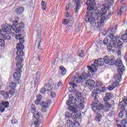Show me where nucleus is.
Listing matches in <instances>:
<instances>
[{"label":"nucleus","instance_id":"38","mask_svg":"<svg viewBox=\"0 0 127 127\" xmlns=\"http://www.w3.org/2000/svg\"><path fill=\"white\" fill-rule=\"evenodd\" d=\"M104 105L106 108H112V104H111L110 103L105 102L104 103Z\"/></svg>","mask_w":127,"mask_h":127},{"label":"nucleus","instance_id":"22","mask_svg":"<svg viewBox=\"0 0 127 127\" xmlns=\"http://www.w3.org/2000/svg\"><path fill=\"white\" fill-rule=\"evenodd\" d=\"M15 11L17 14L20 15V14H22V13H23V11H24V8L23 6L17 7L15 9Z\"/></svg>","mask_w":127,"mask_h":127},{"label":"nucleus","instance_id":"28","mask_svg":"<svg viewBox=\"0 0 127 127\" xmlns=\"http://www.w3.org/2000/svg\"><path fill=\"white\" fill-rule=\"evenodd\" d=\"M68 109L70 112H72V114H76V112H77V109L73 106L69 107Z\"/></svg>","mask_w":127,"mask_h":127},{"label":"nucleus","instance_id":"36","mask_svg":"<svg viewBox=\"0 0 127 127\" xmlns=\"http://www.w3.org/2000/svg\"><path fill=\"white\" fill-rule=\"evenodd\" d=\"M41 5H42V9L43 10H45V9H46V3L45 2V1L42 0Z\"/></svg>","mask_w":127,"mask_h":127},{"label":"nucleus","instance_id":"43","mask_svg":"<svg viewBox=\"0 0 127 127\" xmlns=\"http://www.w3.org/2000/svg\"><path fill=\"white\" fill-rule=\"evenodd\" d=\"M112 85H113V86H114V88H116V87H118V86L120 85V83L118 81H116L114 82Z\"/></svg>","mask_w":127,"mask_h":127},{"label":"nucleus","instance_id":"56","mask_svg":"<svg viewBox=\"0 0 127 127\" xmlns=\"http://www.w3.org/2000/svg\"><path fill=\"white\" fill-rule=\"evenodd\" d=\"M121 123L123 125H124L125 126V125H127V120H123L122 121H121Z\"/></svg>","mask_w":127,"mask_h":127},{"label":"nucleus","instance_id":"42","mask_svg":"<svg viewBox=\"0 0 127 127\" xmlns=\"http://www.w3.org/2000/svg\"><path fill=\"white\" fill-rule=\"evenodd\" d=\"M119 118H123L124 117V111H121L118 114Z\"/></svg>","mask_w":127,"mask_h":127},{"label":"nucleus","instance_id":"48","mask_svg":"<svg viewBox=\"0 0 127 127\" xmlns=\"http://www.w3.org/2000/svg\"><path fill=\"white\" fill-rule=\"evenodd\" d=\"M5 111V107H3V106H0V112H1V113H3V112Z\"/></svg>","mask_w":127,"mask_h":127},{"label":"nucleus","instance_id":"44","mask_svg":"<svg viewBox=\"0 0 127 127\" xmlns=\"http://www.w3.org/2000/svg\"><path fill=\"white\" fill-rule=\"evenodd\" d=\"M19 42H20L19 43L20 44L23 45V43H24V42H25V41H24V39H23V38H20V39H19Z\"/></svg>","mask_w":127,"mask_h":127},{"label":"nucleus","instance_id":"39","mask_svg":"<svg viewBox=\"0 0 127 127\" xmlns=\"http://www.w3.org/2000/svg\"><path fill=\"white\" fill-rule=\"evenodd\" d=\"M122 100L123 101L121 102V103H123V102H124L125 105H127V97L124 96L122 98Z\"/></svg>","mask_w":127,"mask_h":127},{"label":"nucleus","instance_id":"41","mask_svg":"<svg viewBox=\"0 0 127 127\" xmlns=\"http://www.w3.org/2000/svg\"><path fill=\"white\" fill-rule=\"evenodd\" d=\"M0 46H1V47L4 46V40L0 39Z\"/></svg>","mask_w":127,"mask_h":127},{"label":"nucleus","instance_id":"23","mask_svg":"<svg viewBox=\"0 0 127 127\" xmlns=\"http://www.w3.org/2000/svg\"><path fill=\"white\" fill-rule=\"evenodd\" d=\"M73 114L74 115L72 116V117H71L72 120H73V121H76L77 119H79V118L81 117V114L80 111H78L77 110H76V112H75V113H73Z\"/></svg>","mask_w":127,"mask_h":127},{"label":"nucleus","instance_id":"26","mask_svg":"<svg viewBox=\"0 0 127 127\" xmlns=\"http://www.w3.org/2000/svg\"><path fill=\"white\" fill-rule=\"evenodd\" d=\"M16 48L17 51H21L22 52H23V51H22V50L24 49V46L21 44L18 43L17 44Z\"/></svg>","mask_w":127,"mask_h":127},{"label":"nucleus","instance_id":"3","mask_svg":"<svg viewBox=\"0 0 127 127\" xmlns=\"http://www.w3.org/2000/svg\"><path fill=\"white\" fill-rule=\"evenodd\" d=\"M102 86H103V83H102L101 81H97L96 85L93 87L94 92H92V96L94 98L95 102H92L91 107L92 110L94 112H96V111H101V110H103L104 108V105H103V104L98 103L99 101L98 100V98H97L98 95L99 94V93L97 92H99V90L102 89L101 88Z\"/></svg>","mask_w":127,"mask_h":127},{"label":"nucleus","instance_id":"27","mask_svg":"<svg viewBox=\"0 0 127 127\" xmlns=\"http://www.w3.org/2000/svg\"><path fill=\"white\" fill-rule=\"evenodd\" d=\"M59 72H61V73H62V75L64 76V75L66 74V69H65V67H64V66L63 65L60 66Z\"/></svg>","mask_w":127,"mask_h":127},{"label":"nucleus","instance_id":"4","mask_svg":"<svg viewBox=\"0 0 127 127\" xmlns=\"http://www.w3.org/2000/svg\"><path fill=\"white\" fill-rule=\"evenodd\" d=\"M118 28V26L115 25V27L114 28H110L108 29L106 34H108V38L110 39V43H109V45L110 47L113 46H115V47H123V42L120 40V37H118L115 34H116V32H117V29ZM111 44L112 45H111Z\"/></svg>","mask_w":127,"mask_h":127},{"label":"nucleus","instance_id":"1","mask_svg":"<svg viewBox=\"0 0 127 127\" xmlns=\"http://www.w3.org/2000/svg\"><path fill=\"white\" fill-rule=\"evenodd\" d=\"M94 7V14L97 16L98 17L97 19L98 21L95 23L93 25L94 28L96 29H101L103 27V24L111 18V16L113 15V12H109L107 14L108 9H110L111 6L108 3H104L103 5V8L101 9V11L97 9H96V5H92Z\"/></svg>","mask_w":127,"mask_h":127},{"label":"nucleus","instance_id":"29","mask_svg":"<svg viewBox=\"0 0 127 127\" xmlns=\"http://www.w3.org/2000/svg\"><path fill=\"white\" fill-rule=\"evenodd\" d=\"M115 79L116 81H119V82H121V81H122V74H117L115 75Z\"/></svg>","mask_w":127,"mask_h":127},{"label":"nucleus","instance_id":"6","mask_svg":"<svg viewBox=\"0 0 127 127\" xmlns=\"http://www.w3.org/2000/svg\"><path fill=\"white\" fill-rule=\"evenodd\" d=\"M8 33H11L10 25L7 24L2 25V28L0 29V37L3 38L5 41H8L11 39V37L8 35Z\"/></svg>","mask_w":127,"mask_h":127},{"label":"nucleus","instance_id":"16","mask_svg":"<svg viewBox=\"0 0 127 127\" xmlns=\"http://www.w3.org/2000/svg\"><path fill=\"white\" fill-rule=\"evenodd\" d=\"M16 54L17 56L15 58L16 61H20L19 62H22L23 61L22 56H24V53L21 51H17Z\"/></svg>","mask_w":127,"mask_h":127},{"label":"nucleus","instance_id":"5","mask_svg":"<svg viewBox=\"0 0 127 127\" xmlns=\"http://www.w3.org/2000/svg\"><path fill=\"white\" fill-rule=\"evenodd\" d=\"M88 76L86 73H81L80 75H75L71 77L70 81L69 82V85H70L69 89L71 90L72 92H75L76 91V87L77 85L74 83H77L79 84V83H82L83 80H86Z\"/></svg>","mask_w":127,"mask_h":127},{"label":"nucleus","instance_id":"30","mask_svg":"<svg viewBox=\"0 0 127 127\" xmlns=\"http://www.w3.org/2000/svg\"><path fill=\"white\" fill-rule=\"evenodd\" d=\"M95 120L96 122H101V120H102V115L100 114H97L95 118Z\"/></svg>","mask_w":127,"mask_h":127},{"label":"nucleus","instance_id":"55","mask_svg":"<svg viewBox=\"0 0 127 127\" xmlns=\"http://www.w3.org/2000/svg\"><path fill=\"white\" fill-rule=\"evenodd\" d=\"M21 34H16V35H15V38H16V39H20V38H19V37H20V36H21Z\"/></svg>","mask_w":127,"mask_h":127},{"label":"nucleus","instance_id":"63","mask_svg":"<svg viewBox=\"0 0 127 127\" xmlns=\"http://www.w3.org/2000/svg\"><path fill=\"white\" fill-rule=\"evenodd\" d=\"M42 112L43 113H46V108H42Z\"/></svg>","mask_w":127,"mask_h":127},{"label":"nucleus","instance_id":"49","mask_svg":"<svg viewBox=\"0 0 127 127\" xmlns=\"http://www.w3.org/2000/svg\"><path fill=\"white\" fill-rule=\"evenodd\" d=\"M65 118H68V119H72L73 116L70 115L69 113H66L65 114Z\"/></svg>","mask_w":127,"mask_h":127},{"label":"nucleus","instance_id":"53","mask_svg":"<svg viewBox=\"0 0 127 127\" xmlns=\"http://www.w3.org/2000/svg\"><path fill=\"white\" fill-rule=\"evenodd\" d=\"M41 101V99H37L35 102V104L36 105H39V104H40V102Z\"/></svg>","mask_w":127,"mask_h":127},{"label":"nucleus","instance_id":"52","mask_svg":"<svg viewBox=\"0 0 127 127\" xmlns=\"http://www.w3.org/2000/svg\"><path fill=\"white\" fill-rule=\"evenodd\" d=\"M101 89L100 90H99V92H105L106 91V88L105 87H101Z\"/></svg>","mask_w":127,"mask_h":127},{"label":"nucleus","instance_id":"8","mask_svg":"<svg viewBox=\"0 0 127 127\" xmlns=\"http://www.w3.org/2000/svg\"><path fill=\"white\" fill-rule=\"evenodd\" d=\"M72 3L69 2L66 6V10H69L70 6L71 7H74L75 5L74 8V12L76 13L79 11V9L81 6V0H71Z\"/></svg>","mask_w":127,"mask_h":127},{"label":"nucleus","instance_id":"21","mask_svg":"<svg viewBox=\"0 0 127 127\" xmlns=\"http://www.w3.org/2000/svg\"><path fill=\"white\" fill-rule=\"evenodd\" d=\"M114 98V94L111 93H106V96L103 98L104 102L110 101L111 99Z\"/></svg>","mask_w":127,"mask_h":127},{"label":"nucleus","instance_id":"7","mask_svg":"<svg viewBox=\"0 0 127 127\" xmlns=\"http://www.w3.org/2000/svg\"><path fill=\"white\" fill-rule=\"evenodd\" d=\"M22 62H18L16 64L17 68L16 69L15 72L13 73V80L14 82L16 83H20V77H21V73L22 70L21 69L23 68V64L22 63Z\"/></svg>","mask_w":127,"mask_h":127},{"label":"nucleus","instance_id":"31","mask_svg":"<svg viewBox=\"0 0 127 127\" xmlns=\"http://www.w3.org/2000/svg\"><path fill=\"white\" fill-rule=\"evenodd\" d=\"M1 104L4 108H8L9 106V103L7 101H2Z\"/></svg>","mask_w":127,"mask_h":127},{"label":"nucleus","instance_id":"40","mask_svg":"<svg viewBox=\"0 0 127 127\" xmlns=\"http://www.w3.org/2000/svg\"><path fill=\"white\" fill-rule=\"evenodd\" d=\"M78 56L79 57H83L84 56V51L80 50L78 52Z\"/></svg>","mask_w":127,"mask_h":127},{"label":"nucleus","instance_id":"13","mask_svg":"<svg viewBox=\"0 0 127 127\" xmlns=\"http://www.w3.org/2000/svg\"><path fill=\"white\" fill-rule=\"evenodd\" d=\"M105 57L103 58H100L98 60H95L94 62L93 66L94 68H97V67H100L101 66H104L105 64Z\"/></svg>","mask_w":127,"mask_h":127},{"label":"nucleus","instance_id":"9","mask_svg":"<svg viewBox=\"0 0 127 127\" xmlns=\"http://www.w3.org/2000/svg\"><path fill=\"white\" fill-rule=\"evenodd\" d=\"M83 103L84 102H81L79 103L78 104V102H77V99L75 98L73 96H69V100H68L66 104L67 106H71V105H73L76 108H79V107H81V108H84V105H83Z\"/></svg>","mask_w":127,"mask_h":127},{"label":"nucleus","instance_id":"59","mask_svg":"<svg viewBox=\"0 0 127 127\" xmlns=\"http://www.w3.org/2000/svg\"><path fill=\"white\" fill-rule=\"evenodd\" d=\"M122 11H121V10H120L119 11V12H118V15L119 16H121L122 15Z\"/></svg>","mask_w":127,"mask_h":127},{"label":"nucleus","instance_id":"33","mask_svg":"<svg viewBox=\"0 0 127 127\" xmlns=\"http://www.w3.org/2000/svg\"><path fill=\"white\" fill-rule=\"evenodd\" d=\"M66 126L68 127H72L73 126V121L70 119L67 120L66 121Z\"/></svg>","mask_w":127,"mask_h":127},{"label":"nucleus","instance_id":"51","mask_svg":"<svg viewBox=\"0 0 127 127\" xmlns=\"http://www.w3.org/2000/svg\"><path fill=\"white\" fill-rule=\"evenodd\" d=\"M12 25H15V26H18V22H17V20H15L13 21V24Z\"/></svg>","mask_w":127,"mask_h":127},{"label":"nucleus","instance_id":"54","mask_svg":"<svg viewBox=\"0 0 127 127\" xmlns=\"http://www.w3.org/2000/svg\"><path fill=\"white\" fill-rule=\"evenodd\" d=\"M55 96H56V94H55V92L52 91L51 92V96L52 98H55Z\"/></svg>","mask_w":127,"mask_h":127},{"label":"nucleus","instance_id":"24","mask_svg":"<svg viewBox=\"0 0 127 127\" xmlns=\"http://www.w3.org/2000/svg\"><path fill=\"white\" fill-rule=\"evenodd\" d=\"M47 87H49V85L48 84L45 85L44 88H42L40 91V93H41L42 94H45V93L46 92V91H48V92L51 91V89H48Z\"/></svg>","mask_w":127,"mask_h":127},{"label":"nucleus","instance_id":"12","mask_svg":"<svg viewBox=\"0 0 127 127\" xmlns=\"http://www.w3.org/2000/svg\"><path fill=\"white\" fill-rule=\"evenodd\" d=\"M115 66L118 67L117 71L119 73H122L125 71V69L124 68H125V66L123 64V62L120 59L117 60L115 63Z\"/></svg>","mask_w":127,"mask_h":127},{"label":"nucleus","instance_id":"2","mask_svg":"<svg viewBox=\"0 0 127 127\" xmlns=\"http://www.w3.org/2000/svg\"><path fill=\"white\" fill-rule=\"evenodd\" d=\"M96 0H88L86 1V4L88 6L87 12L85 16V21L86 22H89L90 24H95L96 22L99 21L98 16L95 15V11L94 10V7L92 5H96Z\"/></svg>","mask_w":127,"mask_h":127},{"label":"nucleus","instance_id":"61","mask_svg":"<svg viewBox=\"0 0 127 127\" xmlns=\"http://www.w3.org/2000/svg\"><path fill=\"white\" fill-rule=\"evenodd\" d=\"M40 43H41V41L39 42V44L38 45V49H41V46H40Z\"/></svg>","mask_w":127,"mask_h":127},{"label":"nucleus","instance_id":"32","mask_svg":"<svg viewBox=\"0 0 127 127\" xmlns=\"http://www.w3.org/2000/svg\"><path fill=\"white\" fill-rule=\"evenodd\" d=\"M74 123H72V127H80V123L76 121V120H73Z\"/></svg>","mask_w":127,"mask_h":127},{"label":"nucleus","instance_id":"45","mask_svg":"<svg viewBox=\"0 0 127 127\" xmlns=\"http://www.w3.org/2000/svg\"><path fill=\"white\" fill-rule=\"evenodd\" d=\"M120 10L121 11H122V12H124V11H126L127 10V7L126 6H121V8H120Z\"/></svg>","mask_w":127,"mask_h":127},{"label":"nucleus","instance_id":"25","mask_svg":"<svg viewBox=\"0 0 127 127\" xmlns=\"http://www.w3.org/2000/svg\"><path fill=\"white\" fill-rule=\"evenodd\" d=\"M15 82H11L9 83V87L11 89V90H14L15 87H16V84H20L21 83V81H20V83H16V82L14 81Z\"/></svg>","mask_w":127,"mask_h":127},{"label":"nucleus","instance_id":"19","mask_svg":"<svg viewBox=\"0 0 127 127\" xmlns=\"http://www.w3.org/2000/svg\"><path fill=\"white\" fill-rule=\"evenodd\" d=\"M76 98H77L78 101L81 103H84V104H86L87 103V98L82 96V93L80 92H77L76 94Z\"/></svg>","mask_w":127,"mask_h":127},{"label":"nucleus","instance_id":"37","mask_svg":"<svg viewBox=\"0 0 127 127\" xmlns=\"http://www.w3.org/2000/svg\"><path fill=\"white\" fill-rule=\"evenodd\" d=\"M41 106H42V108L47 109V108H48V103L45 102H43L41 104Z\"/></svg>","mask_w":127,"mask_h":127},{"label":"nucleus","instance_id":"18","mask_svg":"<svg viewBox=\"0 0 127 127\" xmlns=\"http://www.w3.org/2000/svg\"><path fill=\"white\" fill-rule=\"evenodd\" d=\"M63 24L66 25V24H68L67 27L71 28L72 27V25H73V23H74V19L71 17L68 20L67 19H64L63 21Z\"/></svg>","mask_w":127,"mask_h":127},{"label":"nucleus","instance_id":"50","mask_svg":"<svg viewBox=\"0 0 127 127\" xmlns=\"http://www.w3.org/2000/svg\"><path fill=\"white\" fill-rule=\"evenodd\" d=\"M11 124L14 125V124H17L18 123V121L16 119H13L12 120H11Z\"/></svg>","mask_w":127,"mask_h":127},{"label":"nucleus","instance_id":"64","mask_svg":"<svg viewBox=\"0 0 127 127\" xmlns=\"http://www.w3.org/2000/svg\"><path fill=\"white\" fill-rule=\"evenodd\" d=\"M97 43H98V44H103V41L100 40L99 41H98Z\"/></svg>","mask_w":127,"mask_h":127},{"label":"nucleus","instance_id":"35","mask_svg":"<svg viewBox=\"0 0 127 127\" xmlns=\"http://www.w3.org/2000/svg\"><path fill=\"white\" fill-rule=\"evenodd\" d=\"M39 79H40V75L39 74V72H37L36 75L35 77V84H36V83L38 82V80H39Z\"/></svg>","mask_w":127,"mask_h":127},{"label":"nucleus","instance_id":"57","mask_svg":"<svg viewBox=\"0 0 127 127\" xmlns=\"http://www.w3.org/2000/svg\"><path fill=\"white\" fill-rule=\"evenodd\" d=\"M33 107V105H32L31 108V111L32 112H33V113H35L36 112V110H35V108L34 107Z\"/></svg>","mask_w":127,"mask_h":127},{"label":"nucleus","instance_id":"17","mask_svg":"<svg viewBox=\"0 0 127 127\" xmlns=\"http://www.w3.org/2000/svg\"><path fill=\"white\" fill-rule=\"evenodd\" d=\"M94 85H95V81L93 80V79H88L85 82L84 87L88 88V89H91V90H93Z\"/></svg>","mask_w":127,"mask_h":127},{"label":"nucleus","instance_id":"11","mask_svg":"<svg viewBox=\"0 0 127 127\" xmlns=\"http://www.w3.org/2000/svg\"><path fill=\"white\" fill-rule=\"evenodd\" d=\"M103 42V44H104V45H107V44H108L107 45V50H108V51L109 52H110V51H112V50H114V48H116V49H122V48H123V47H116L115 46H113V45L112 44H110V45H111V46L110 47V46L109 45L110 42H111V39L110 38H104V39L102 41Z\"/></svg>","mask_w":127,"mask_h":127},{"label":"nucleus","instance_id":"20","mask_svg":"<svg viewBox=\"0 0 127 127\" xmlns=\"http://www.w3.org/2000/svg\"><path fill=\"white\" fill-rule=\"evenodd\" d=\"M0 94L3 97L4 100H7V99H9V95H10L9 92L4 91H0Z\"/></svg>","mask_w":127,"mask_h":127},{"label":"nucleus","instance_id":"46","mask_svg":"<svg viewBox=\"0 0 127 127\" xmlns=\"http://www.w3.org/2000/svg\"><path fill=\"white\" fill-rule=\"evenodd\" d=\"M108 90H109V91H112V90H114L115 89V87L112 84V85H110L109 86H108Z\"/></svg>","mask_w":127,"mask_h":127},{"label":"nucleus","instance_id":"60","mask_svg":"<svg viewBox=\"0 0 127 127\" xmlns=\"http://www.w3.org/2000/svg\"><path fill=\"white\" fill-rule=\"evenodd\" d=\"M110 104H111V106H115V102L114 100H112Z\"/></svg>","mask_w":127,"mask_h":127},{"label":"nucleus","instance_id":"10","mask_svg":"<svg viewBox=\"0 0 127 127\" xmlns=\"http://www.w3.org/2000/svg\"><path fill=\"white\" fill-rule=\"evenodd\" d=\"M24 23L21 22L19 25L15 26V25H11L10 26V30H13V31H15L16 33H20V32H24L23 28H24Z\"/></svg>","mask_w":127,"mask_h":127},{"label":"nucleus","instance_id":"34","mask_svg":"<svg viewBox=\"0 0 127 127\" xmlns=\"http://www.w3.org/2000/svg\"><path fill=\"white\" fill-rule=\"evenodd\" d=\"M122 40H124V41H127V29L125 32V34L123 35L121 37Z\"/></svg>","mask_w":127,"mask_h":127},{"label":"nucleus","instance_id":"47","mask_svg":"<svg viewBox=\"0 0 127 127\" xmlns=\"http://www.w3.org/2000/svg\"><path fill=\"white\" fill-rule=\"evenodd\" d=\"M108 3H107L108 5H113V3H114V0H108Z\"/></svg>","mask_w":127,"mask_h":127},{"label":"nucleus","instance_id":"14","mask_svg":"<svg viewBox=\"0 0 127 127\" xmlns=\"http://www.w3.org/2000/svg\"><path fill=\"white\" fill-rule=\"evenodd\" d=\"M93 65L94 64H91V67L90 66H87V68L88 69V73H86V72H83L82 74H86V75L87 76V77L85 78L87 79L88 77H90V76H91V75H92V74H93V73H95V72H97V70H98V68L97 67H94V66H93Z\"/></svg>","mask_w":127,"mask_h":127},{"label":"nucleus","instance_id":"15","mask_svg":"<svg viewBox=\"0 0 127 127\" xmlns=\"http://www.w3.org/2000/svg\"><path fill=\"white\" fill-rule=\"evenodd\" d=\"M105 63L111 66L116 65V60L114 58H110L108 56L105 57Z\"/></svg>","mask_w":127,"mask_h":127},{"label":"nucleus","instance_id":"58","mask_svg":"<svg viewBox=\"0 0 127 127\" xmlns=\"http://www.w3.org/2000/svg\"><path fill=\"white\" fill-rule=\"evenodd\" d=\"M37 98L38 100H41L42 96L41 95V94H38V95H37Z\"/></svg>","mask_w":127,"mask_h":127},{"label":"nucleus","instance_id":"62","mask_svg":"<svg viewBox=\"0 0 127 127\" xmlns=\"http://www.w3.org/2000/svg\"><path fill=\"white\" fill-rule=\"evenodd\" d=\"M61 85H62V82L60 81L58 83L57 86H58V87H60V86H61Z\"/></svg>","mask_w":127,"mask_h":127}]
</instances>
